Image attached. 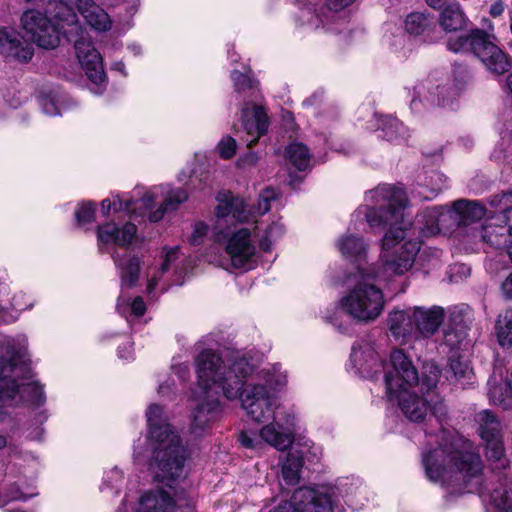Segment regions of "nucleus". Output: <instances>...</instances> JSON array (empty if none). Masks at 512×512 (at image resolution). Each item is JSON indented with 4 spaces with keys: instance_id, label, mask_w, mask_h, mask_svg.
Wrapping results in <instances>:
<instances>
[{
    "instance_id": "nucleus-53",
    "label": "nucleus",
    "mask_w": 512,
    "mask_h": 512,
    "mask_svg": "<svg viewBox=\"0 0 512 512\" xmlns=\"http://www.w3.org/2000/svg\"><path fill=\"white\" fill-rule=\"evenodd\" d=\"M130 309L136 317L143 316L146 311V306L143 301V298L140 296H137L136 298H134L133 302L130 305Z\"/></svg>"
},
{
    "instance_id": "nucleus-20",
    "label": "nucleus",
    "mask_w": 512,
    "mask_h": 512,
    "mask_svg": "<svg viewBox=\"0 0 512 512\" xmlns=\"http://www.w3.org/2000/svg\"><path fill=\"white\" fill-rule=\"evenodd\" d=\"M137 227L131 222L119 227L115 223H106L97 228L98 245L101 250L108 245L127 248L136 237Z\"/></svg>"
},
{
    "instance_id": "nucleus-51",
    "label": "nucleus",
    "mask_w": 512,
    "mask_h": 512,
    "mask_svg": "<svg viewBox=\"0 0 512 512\" xmlns=\"http://www.w3.org/2000/svg\"><path fill=\"white\" fill-rule=\"evenodd\" d=\"M208 232V226L203 222L195 224L193 233L190 237V243L192 245H200Z\"/></svg>"
},
{
    "instance_id": "nucleus-7",
    "label": "nucleus",
    "mask_w": 512,
    "mask_h": 512,
    "mask_svg": "<svg viewBox=\"0 0 512 512\" xmlns=\"http://www.w3.org/2000/svg\"><path fill=\"white\" fill-rule=\"evenodd\" d=\"M440 370L433 362H426L421 373V385L389 397L397 400L399 408L411 422H422L431 411L437 417L444 414V407L436 386Z\"/></svg>"
},
{
    "instance_id": "nucleus-61",
    "label": "nucleus",
    "mask_w": 512,
    "mask_h": 512,
    "mask_svg": "<svg viewBox=\"0 0 512 512\" xmlns=\"http://www.w3.org/2000/svg\"><path fill=\"white\" fill-rule=\"evenodd\" d=\"M353 1L354 0H329V5L331 6V8L338 10L348 6Z\"/></svg>"
},
{
    "instance_id": "nucleus-38",
    "label": "nucleus",
    "mask_w": 512,
    "mask_h": 512,
    "mask_svg": "<svg viewBox=\"0 0 512 512\" xmlns=\"http://www.w3.org/2000/svg\"><path fill=\"white\" fill-rule=\"evenodd\" d=\"M304 464L300 451H289L282 463V477L287 485H296L300 480V472Z\"/></svg>"
},
{
    "instance_id": "nucleus-8",
    "label": "nucleus",
    "mask_w": 512,
    "mask_h": 512,
    "mask_svg": "<svg viewBox=\"0 0 512 512\" xmlns=\"http://www.w3.org/2000/svg\"><path fill=\"white\" fill-rule=\"evenodd\" d=\"M53 15L62 23L59 26L60 33L65 34L69 41L74 42L76 56L87 77L96 85L102 84L106 79V74L101 55L79 25L74 9L64 1H56L53 4Z\"/></svg>"
},
{
    "instance_id": "nucleus-44",
    "label": "nucleus",
    "mask_w": 512,
    "mask_h": 512,
    "mask_svg": "<svg viewBox=\"0 0 512 512\" xmlns=\"http://www.w3.org/2000/svg\"><path fill=\"white\" fill-rule=\"evenodd\" d=\"M231 78L237 93H244L247 90L250 91L249 97L256 99L257 96H259V90L257 88L258 83L248 75L234 70L231 74Z\"/></svg>"
},
{
    "instance_id": "nucleus-40",
    "label": "nucleus",
    "mask_w": 512,
    "mask_h": 512,
    "mask_svg": "<svg viewBox=\"0 0 512 512\" xmlns=\"http://www.w3.org/2000/svg\"><path fill=\"white\" fill-rule=\"evenodd\" d=\"M495 332L500 346H512V309H507L498 315Z\"/></svg>"
},
{
    "instance_id": "nucleus-63",
    "label": "nucleus",
    "mask_w": 512,
    "mask_h": 512,
    "mask_svg": "<svg viewBox=\"0 0 512 512\" xmlns=\"http://www.w3.org/2000/svg\"><path fill=\"white\" fill-rule=\"evenodd\" d=\"M170 390H171V386L168 382H164V383L160 384L158 387V393L162 394V395L168 394Z\"/></svg>"
},
{
    "instance_id": "nucleus-11",
    "label": "nucleus",
    "mask_w": 512,
    "mask_h": 512,
    "mask_svg": "<svg viewBox=\"0 0 512 512\" xmlns=\"http://www.w3.org/2000/svg\"><path fill=\"white\" fill-rule=\"evenodd\" d=\"M447 49L453 53H471L491 72L502 74L508 70L506 54L496 45L494 35L481 28L470 29L467 33L450 37Z\"/></svg>"
},
{
    "instance_id": "nucleus-64",
    "label": "nucleus",
    "mask_w": 512,
    "mask_h": 512,
    "mask_svg": "<svg viewBox=\"0 0 512 512\" xmlns=\"http://www.w3.org/2000/svg\"><path fill=\"white\" fill-rule=\"evenodd\" d=\"M10 497H11V499H14V500H24L25 501L28 499V497L26 495H24L23 493H21L20 491H17L15 494L11 493Z\"/></svg>"
},
{
    "instance_id": "nucleus-3",
    "label": "nucleus",
    "mask_w": 512,
    "mask_h": 512,
    "mask_svg": "<svg viewBox=\"0 0 512 512\" xmlns=\"http://www.w3.org/2000/svg\"><path fill=\"white\" fill-rule=\"evenodd\" d=\"M262 370L258 374L259 379L265 383H251L238 396L241 397V405L247 415L257 423H264L259 434L252 431H242L238 440L241 445L248 449H257L262 441L275 447L278 450H286L294 441V416H288L286 424L283 425L275 420L274 410L277 407V399L271 392L272 389L281 388L286 384V375L276 372Z\"/></svg>"
},
{
    "instance_id": "nucleus-5",
    "label": "nucleus",
    "mask_w": 512,
    "mask_h": 512,
    "mask_svg": "<svg viewBox=\"0 0 512 512\" xmlns=\"http://www.w3.org/2000/svg\"><path fill=\"white\" fill-rule=\"evenodd\" d=\"M215 214L218 218L214 231L215 241L226 243V252L235 268L251 269L256 247L251 240L250 230L242 227L231 231L224 226L229 218L240 223L248 221L253 214L252 209L242 198L230 195L220 200Z\"/></svg>"
},
{
    "instance_id": "nucleus-59",
    "label": "nucleus",
    "mask_w": 512,
    "mask_h": 512,
    "mask_svg": "<svg viewBox=\"0 0 512 512\" xmlns=\"http://www.w3.org/2000/svg\"><path fill=\"white\" fill-rule=\"evenodd\" d=\"M118 355L122 359H126V360L130 359L132 357L131 345L128 344L123 347L120 346L118 348Z\"/></svg>"
},
{
    "instance_id": "nucleus-23",
    "label": "nucleus",
    "mask_w": 512,
    "mask_h": 512,
    "mask_svg": "<svg viewBox=\"0 0 512 512\" xmlns=\"http://www.w3.org/2000/svg\"><path fill=\"white\" fill-rule=\"evenodd\" d=\"M388 327L391 335L401 342L418 338L413 307L404 310L394 309L388 316Z\"/></svg>"
},
{
    "instance_id": "nucleus-16",
    "label": "nucleus",
    "mask_w": 512,
    "mask_h": 512,
    "mask_svg": "<svg viewBox=\"0 0 512 512\" xmlns=\"http://www.w3.org/2000/svg\"><path fill=\"white\" fill-rule=\"evenodd\" d=\"M21 24L27 35L39 47L53 49L60 40L59 25L53 23L44 13L30 9L23 13Z\"/></svg>"
},
{
    "instance_id": "nucleus-39",
    "label": "nucleus",
    "mask_w": 512,
    "mask_h": 512,
    "mask_svg": "<svg viewBox=\"0 0 512 512\" xmlns=\"http://www.w3.org/2000/svg\"><path fill=\"white\" fill-rule=\"evenodd\" d=\"M479 423V434L483 441L500 438V423L496 417L489 411L485 410L477 415Z\"/></svg>"
},
{
    "instance_id": "nucleus-31",
    "label": "nucleus",
    "mask_w": 512,
    "mask_h": 512,
    "mask_svg": "<svg viewBox=\"0 0 512 512\" xmlns=\"http://www.w3.org/2000/svg\"><path fill=\"white\" fill-rule=\"evenodd\" d=\"M79 13L87 23L98 31H107L111 28L109 15L93 0H77Z\"/></svg>"
},
{
    "instance_id": "nucleus-1",
    "label": "nucleus",
    "mask_w": 512,
    "mask_h": 512,
    "mask_svg": "<svg viewBox=\"0 0 512 512\" xmlns=\"http://www.w3.org/2000/svg\"><path fill=\"white\" fill-rule=\"evenodd\" d=\"M439 445L423 453L422 463L427 478L442 485L459 487L478 493L497 512H512V480L501 479V487L485 493L482 488L483 465L472 443L462 436L441 429Z\"/></svg>"
},
{
    "instance_id": "nucleus-46",
    "label": "nucleus",
    "mask_w": 512,
    "mask_h": 512,
    "mask_svg": "<svg viewBox=\"0 0 512 512\" xmlns=\"http://www.w3.org/2000/svg\"><path fill=\"white\" fill-rule=\"evenodd\" d=\"M122 482L123 473L121 470L115 467L105 474L101 490H103L104 488L114 489V494L117 495L119 493V488Z\"/></svg>"
},
{
    "instance_id": "nucleus-29",
    "label": "nucleus",
    "mask_w": 512,
    "mask_h": 512,
    "mask_svg": "<svg viewBox=\"0 0 512 512\" xmlns=\"http://www.w3.org/2000/svg\"><path fill=\"white\" fill-rule=\"evenodd\" d=\"M0 53L22 62H28L33 57V51L24 46L19 34L7 28L0 29Z\"/></svg>"
},
{
    "instance_id": "nucleus-60",
    "label": "nucleus",
    "mask_w": 512,
    "mask_h": 512,
    "mask_svg": "<svg viewBox=\"0 0 512 512\" xmlns=\"http://www.w3.org/2000/svg\"><path fill=\"white\" fill-rule=\"evenodd\" d=\"M502 199L504 201V205L506 211L509 212L512 210V191L508 190L506 192H502Z\"/></svg>"
},
{
    "instance_id": "nucleus-48",
    "label": "nucleus",
    "mask_w": 512,
    "mask_h": 512,
    "mask_svg": "<svg viewBox=\"0 0 512 512\" xmlns=\"http://www.w3.org/2000/svg\"><path fill=\"white\" fill-rule=\"evenodd\" d=\"M277 192L272 188H266L259 195L257 212L260 215L266 214L270 210V202L276 200Z\"/></svg>"
},
{
    "instance_id": "nucleus-50",
    "label": "nucleus",
    "mask_w": 512,
    "mask_h": 512,
    "mask_svg": "<svg viewBox=\"0 0 512 512\" xmlns=\"http://www.w3.org/2000/svg\"><path fill=\"white\" fill-rule=\"evenodd\" d=\"M40 105L45 114L55 116L60 114V107L55 100L50 96H42L40 98Z\"/></svg>"
},
{
    "instance_id": "nucleus-49",
    "label": "nucleus",
    "mask_w": 512,
    "mask_h": 512,
    "mask_svg": "<svg viewBox=\"0 0 512 512\" xmlns=\"http://www.w3.org/2000/svg\"><path fill=\"white\" fill-rule=\"evenodd\" d=\"M218 151L222 158L230 159L236 152V141L230 137H224L218 144Z\"/></svg>"
},
{
    "instance_id": "nucleus-15",
    "label": "nucleus",
    "mask_w": 512,
    "mask_h": 512,
    "mask_svg": "<svg viewBox=\"0 0 512 512\" xmlns=\"http://www.w3.org/2000/svg\"><path fill=\"white\" fill-rule=\"evenodd\" d=\"M460 88L447 83L425 80L414 87L410 108L414 113H422L436 106H447L459 95Z\"/></svg>"
},
{
    "instance_id": "nucleus-2",
    "label": "nucleus",
    "mask_w": 512,
    "mask_h": 512,
    "mask_svg": "<svg viewBox=\"0 0 512 512\" xmlns=\"http://www.w3.org/2000/svg\"><path fill=\"white\" fill-rule=\"evenodd\" d=\"M366 205L358 210L365 215L371 228L389 226L381 240V259L386 272L403 275L414 265L421 248V240L409 237L406 226H398L404 218L406 193L389 184L368 191Z\"/></svg>"
},
{
    "instance_id": "nucleus-34",
    "label": "nucleus",
    "mask_w": 512,
    "mask_h": 512,
    "mask_svg": "<svg viewBox=\"0 0 512 512\" xmlns=\"http://www.w3.org/2000/svg\"><path fill=\"white\" fill-rule=\"evenodd\" d=\"M490 400L504 409L512 407V372L506 378L504 383H497V369L494 370L492 378L489 380Z\"/></svg>"
},
{
    "instance_id": "nucleus-6",
    "label": "nucleus",
    "mask_w": 512,
    "mask_h": 512,
    "mask_svg": "<svg viewBox=\"0 0 512 512\" xmlns=\"http://www.w3.org/2000/svg\"><path fill=\"white\" fill-rule=\"evenodd\" d=\"M255 366L245 357H235L228 366L211 349L201 351L196 357L198 384L209 397L213 389H220L227 399H235Z\"/></svg>"
},
{
    "instance_id": "nucleus-21",
    "label": "nucleus",
    "mask_w": 512,
    "mask_h": 512,
    "mask_svg": "<svg viewBox=\"0 0 512 512\" xmlns=\"http://www.w3.org/2000/svg\"><path fill=\"white\" fill-rule=\"evenodd\" d=\"M350 362L364 377L374 378L383 368L377 353L367 341H359L352 346Z\"/></svg>"
},
{
    "instance_id": "nucleus-56",
    "label": "nucleus",
    "mask_w": 512,
    "mask_h": 512,
    "mask_svg": "<svg viewBox=\"0 0 512 512\" xmlns=\"http://www.w3.org/2000/svg\"><path fill=\"white\" fill-rule=\"evenodd\" d=\"M268 512H297V510L293 506V503H290L288 501H282L277 506L270 509Z\"/></svg>"
},
{
    "instance_id": "nucleus-62",
    "label": "nucleus",
    "mask_w": 512,
    "mask_h": 512,
    "mask_svg": "<svg viewBox=\"0 0 512 512\" xmlns=\"http://www.w3.org/2000/svg\"><path fill=\"white\" fill-rule=\"evenodd\" d=\"M446 0H426V3L433 9L440 10L446 5Z\"/></svg>"
},
{
    "instance_id": "nucleus-19",
    "label": "nucleus",
    "mask_w": 512,
    "mask_h": 512,
    "mask_svg": "<svg viewBox=\"0 0 512 512\" xmlns=\"http://www.w3.org/2000/svg\"><path fill=\"white\" fill-rule=\"evenodd\" d=\"M337 246L342 255L355 264V274L377 271L374 266L368 265L367 244L361 236L345 234L339 238Z\"/></svg>"
},
{
    "instance_id": "nucleus-17",
    "label": "nucleus",
    "mask_w": 512,
    "mask_h": 512,
    "mask_svg": "<svg viewBox=\"0 0 512 512\" xmlns=\"http://www.w3.org/2000/svg\"><path fill=\"white\" fill-rule=\"evenodd\" d=\"M407 203L404 206L406 209ZM450 217V212H445L441 207L427 208L422 213L418 214L415 222H410L406 219L404 212L403 221L400 220L398 226H406L407 234L409 237L420 240L421 237H429L436 235L441 231L440 225Z\"/></svg>"
},
{
    "instance_id": "nucleus-12",
    "label": "nucleus",
    "mask_w": 512,
    "mask_h": 512,
    "mask_svg": "<svg viewBox=\"0 0 512 512\" xmlns=\"http://www.w3.org/2000/svg\"><path fill=\"white\" fill-rule=\"evenodd\" d=\"M188 198V193L186 190L182 188H177L170 190L157 210H153L155 204V196L154 194L148 192L139 200H122L119 195H117V200H114L113 203L109 199H104L101 202V209L103 215H108L111 208L113 207L114 211H127V212H135L136 210L143 211L140 214L148 213V218L151 222L160 221L164 214L168 211H174L178 208V206L186 201Z\"/></svg>"
},
{
    "instance_id": "nucleus-36",
    "label": "nucleus",
    "mask_w": 512,
    "mask_h": 512,
    "mask_svg": "<svg viewBox=\"0 0 512 512\" xmlns=\"http://www.w3.org/2000/svg\"><path fill=\"white\" fill-rule=\"evenodd\" d=\"M378 131V137L393 143H401L408 137V131L404 124L392 116H382L378 120Z\"/></svg>"
},
{
    "instance_id": "nucleus-24",
    "label": "nucleus",
    "mask_w": 512,
    "mask_h": 512,
    "mask_svg": "<svg viewBox=\"0 0 512 512\" xmlns=\"http://www.w3.org/2000/svg\"><path fill=\"white\" fill-rule=\"evenodd\" d=\"M405 29L410 35L419 37L424 43H433L440 38L435 19L430 14L410 13L405 20Z\"/></svg>"
},
{
    "instance_id": "nucleus-9",
    "label": "nucleus",
    "mask_w": 512,
    "mask_h": 512,
    "mask_svg": "<svg viewBox=\"0 0 512 512\" xmlns=\"http://www.w3.org/2000/svg\"><path fill=\"white\" fill-rule=\"evenodd\" d=\"M31 368L21 353L0 361V401H14L33 406L42 405L46 398L43 387L37 382L23 383L31 377Z\"/></svg>"
},
{
    "instance_id": "nucleus-22",
    "label": "nucleus",
    "mask_w": 512,
    "mask_h": 512,
    "mask_svg": "<svg viewBox=\"0 0 512 512\" xmlns=\"http://www.w3.org/2000/svg\"><path fill=\"white\" fill-rule=\"evenodd\" d=\"M471 315V308L467 305L453 308L449 317V326L444 332V341L448 346L454 348L466 338L472 323Z\"/></svg>"
},
{
    "instance_id": "nucleus-52",
    "label": "nucleus",
    "mask_w": 512,
    "mask_h": 512,
    "mask_svg": "<svg viewBox=\"0 0 512 512\" xmlns=\"http://www.w3.org/2000/svg\"><path fill=\"white\" fill-rule=\"evenodd\" d=\"M178 251V247L170 248L168 250L161 265V273L169 270L171 263H173L178 257Z\"/></svg>"
},
{
    "instance_id": "nucleus-54",
    "label": "nucleus",
    "mask_w": 512,
    "mask_h": 512,
    "mask_svg": "<svg viewBox=\"0 0 512 512\" xmlns=\"http://www.w3.org/2000/svg\"><path fill=\"white\" fill-rule=\"evenodd\" d=\"M504 10H505L504 2L502 0H495L489 8V14L493 18H496V17L501 16L503 14Z\"/></svg>"
},
{
    "instance_id": "nucleus-30",
    "label": "nucleus",
    "mask_w": 512,
    "mask_h": 512,
    "mask_svg": "<svg viewBox=\"0 0 512 512\" xmlns=\"http://www.w3.org/2000/svg\"><path fill=\"white\" fill-rule=\"evenodd\" d=\"M440 10L438 23L445 32H457L467 27L469 18L458 2L448 3Z\"/></svg>"
},
{
    "instance_id": "nucleus-10",
    "label": "nucleus",
    "mask_w": 512,
    "mask_h": 512,
    "mask_svg": "<svg viewBox=\"0 0 512 512\" xmlns=\"http://www.w3.org/2000/svg\"><path fill=\"white\" fill-rule=\"evenodd\" d=\"M356 284L341 300L343 310L353 319L369 323L375 321L383 312L385 298L376 282L380 278L378 271L355 274Z\"/></svg>"
},
{
    "instance_id": "nucleus-47",
    "label": "nucleus",
    "mask_w": 512,
    "mask_h": 512,
    "mask_svg": "<svg viewBox=\"0 0 512 512\" xmlns=\"http://www.w3.org/2000/svg\"><path fill=\"white\" fill-rule=\"evenodd\" d=\"M95 206L92 202L82 204L75 212V219L78 225L93 221Z\"/></svg>"
},
{
    "instance_id": "nucleus-41",
    "label": "nucleus",
    "mask_w": 512,
    "mask_h": 512,
    "mask_svg": "<svg viewBox=\"0 0 512 512\" xmlns=\"http://www.w3.org/2000/svg\"><path fill=\"white\" fill-rule=\"evenodd\" d=\"M285 157L299 171H304L309 167V150L302 143L290 144L285 150Z\"/></svg>"
},
{
    "instance_id": "nucleus-35",
    "label": "nucleus",
    "mask_w": 512,
    "mask_h": 512,
    "mask_svg": "<svg viewBox=\"0 0 512 512\" xmlns=\"http://www.w3.org/2000/svg\"><path fill=\"white\" fill-rule=\"evenodd\" d=\"M479 237L484 243L496 249L506 247L512 238V229L503 225H495L491 222L481 226Z\"/></svg>"
},
{
    "instance_id": "nucleus-4",
    "label": "nucleus",
    "mask_w": 512,
    "mask_h": 512,
    "mask_svg": "<svg viewBox=\"0 0 512 512\" xmlns=\"http://www.w3.org/2000/svg\"><path fill=\"white\" fill-rule=\"evenodd\" d=\"M148 442L152 449L149 469L158 482L182 478L185 473L186 451L177 431L168 423L163 407L151 404L146 411Z\"/></svg>"
},
{
    "instance_id": "nucleus-14",
    "label": "nucleus",
    "mask_w": 512,
    "mask_h": 512,
    "mask_svg": "<svg viewBox=\"0 0 512 512\" xmlns=\"http://www.w3.org/2000/svg\"><path fill=\"white\" fill-rule=\"evenodd\" d=\"M384 379L388 397L421 385V376L412 360L400 349L391 352Z\"/></svg>"
},
{
    "instance_id": "nucleus-26",
    "label": "nucleus",
    "mask_w": 512,
    "mask_h": 512,
    "mask_svg": "<svg viewBox=\"0 0 512 512\" xmlns=\"http://www.w3.org/2000/svg\"><path fill=\"white\" fill-rule=\"evenodd\" d=\"M112 258L119 270L121 286L126 288L135 286L139 279L142 264L141 258L127 250L123 254H120L118 250L113 251Z\"/></svg>"
},
{
    "instance_id": "nucleus-27",
    "label": "nucleus",
    "mask_w": 512,
    "mask_h": 512,
    "mask_svg": "<svg viewBox=\"0 0 512 512\" xmlns=\"http://www.w3.org/2000/svg\"><path fill=\"white\" fill-rule=\"evenodd\" d=\"M136 512H176V502L163 489L149 490L140 496Z\"/></svg>"
},
{
    "instance_id": "nucleus-43",
    "label": "nucleus",
    "mask_w": 512,
    "mask_h": 512,
    "mask_svg": "<svg viewBox=\"0 0 512 512\" xmlns=\"http://www.w3.org/2000/svg\"><path fill=\"white\" fill-rule=\"evenodd\" d=\"M300 5V13L298 21L300 25H308L317 29L319 27L320 18L317 10L319 0H297Z\"/></svg>"
},
{
    "instance_id": "nucleus-42",
    "label": "nucleus",
    "mask_w": 512,
    "mask_h": 512,
    "mask_svg": "<svg viewBox=\"0 0 512 512\" xmlns=\"http://www.w3.org/2000/svg\"><path fill=\"white\" fill-rule=\"evenodd\" d=\"M472 370L466 361L460 357H451L449 359L448 366L445 370V377L450 381L459 382L462 385L465 384V379H470Z\"/></svg>"
},
{
    "instance_id": "nucleus-37",
    "label": "nucleus",
    "mask_w": 512,
    "mask_h": 512,
    "mask_svg": "<svg viewBox=\"0 0 512 512\" xmlns=\"http://www.w3.org/2000/svg\"><path fill=\"white\" fill-rule=\"evenodd\" d=\"M485 455L493 471L503 470L509 466V460L505 454L502 437L484 441Z\"/></svg>"
},
{
    "instance_id": "nucleus-25",
    "label": "nucleus",
    "mask_w": 512,
    "mask_h": 512,
    "mask_svg": "<svg viewBox=\"0 0 512 512\" xmlns=\"http://www.w3.org/2000/svg\"><path fill=\"white\" fill-rule=\"evenodd\" d=\"M414 318L418 337H432L442 325L445 311L441 306L422 307L414 306Z\"/></svg>"
},
{
    "instance_id": "nucleus-13",
    "label": "nucleus",
    "mask_w": 512,
    "mask_h": 512,
    "mask_svg": "<svg viewBox=\"0 0 512 512\" xmlns=\"http://www.w3.org/2000/svg\"><path fill=\"white\" fill-rule=\"evenodd\" d=\"M342 500L353 510H359L369 501L368 488L359 478L322 484V512H346Z\"/></svg>"
},
{
    "instance_id": "nucleus-28",
    "label": "nucleus",
    "mask_w": 512,
    "mask_h": 512,
    "mask_svg": "<svg viewBox=\"0 0 512 512\" xmlns=\"http://www.w3.org/2000/svg\"><path fill=\"white\" fill-rule=\"evenodd\" d=\"M220 412L221 408L218 399H208L197 405L191 423L192 433L195 436L203 435L210 427V424L219 417Z\"/></svg>"
},
{
    "instance_id": "nucleus-18",
    "label": "nucleus",
    "mask_w": 512,
    "mask_h": 512,
    "mask_svg": "<svg viewBox=\"0 0 512 512\" xmlns=\"http://www.w3.org/2000/svg\"><path fill=\"white\" fill-rule=\"evenodd\" d=\"M249 96L250 93L244 95V98H248V100H245L241 109V124L248 136L251 137L250 139H246L247 145L252 146L267 132L269 122L264 108L261 105L252 104L258 97L253 99Z\"/></svg>"
},
{
    "instance_id": "nucleus-33",
    "label": "nucleus",
    "mask_w": 512,
    "mask_h": 512,
    "mask_svg": "<svg viewBox=\"0 0 512 512\" xmlns=\"http://www.w3.org/2000/svg\"><path fill=\"white\" fill-rule=\"evenodd\" d=\"M297 512H320V492L317 487L303 486L296 489L289 501Z\"/></svg>"
},
{
    "instance_id": "nucleus-32",
    "label": "nucleus",
    "mask_w": 512,
    "mask_h": 512,
    "mask_svg": "<svg viewBox=\"0 0 512 512\" xmlns=\"http://www.w3.org/2000/svg\"><path fill=\"white\" fill-rule=\"evenodd\" d=\"M485 213L486 209L481 203L461 199L453 203V211L450 215H456L458 225L466 226L482 219Z\"/></svg>"
},
{
    "instance_id": "nucleus-45",
    "label": "nucleus",
    "mask_w": 512,
    "mask_h": 512,
    "mask_svg": "<svg viewBox=\"0 0 512 512\" xmlns=\"http://www.w3.org/2000/svg\"><path fill=\"white\" fill-rule=\"evenodd\" d=\"M285 233V227L280 222H273L265 230L264 236L260 239V248L264 252H270L273 242Z\"/></svg>"
},
{
    "instance_id": "nucleus-55",
    "label": "nucleus",
    "mask_w": 512,
    "mask_h": 512,
    "mask_svg": "<svg viewBox=\"0 0 512 512\" xmlns=\"http://www.w3.org/2000/svg\"><path fill=\"white\" fill-rule=\"evenodd\" d=\"M488 202L491 207L499 209V210L507 213L505 205H504V201L502 199V193L490 196Z\"/></svg>"
},
{
    "instance_id": "nucleus-58",
    "label": "nucleus",
    "mask_w": 512,
    "mask_h": 512,
    "mask_svg": "<svg viewBox=\"0 0 512 512\" xmlns=\"http://www.w3.org/2000/svg\"><path fill=\"white\" fill-rule=\"evenodd\" d=\"M501 288L505 297L512 299V273L504 280Z\"/></svg>"
},
{
    "instance_id": "nucleus-57",
    "label": "nucleus",
    "mask_w": 512,
    "mask_h": 512,
    "mask_svg": "<svg viewBox=\"0 0 512 512\" xmlns=\"http://www.w3.org/2000/svg\"><path fill=\"white\" fill-rule=\"evenodd\" d=\"M454 75H455L456 81L466 82V80L468 78V70L466 67H464L462 65H455L454 66Z\"/></svg>"
}]
</instances>
